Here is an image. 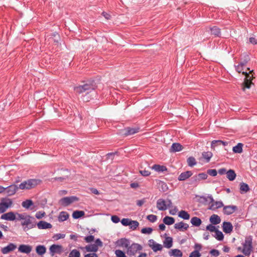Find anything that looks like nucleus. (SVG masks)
Here are the masks:
<instances>
[{
	"label": "nucleus",
	"mask_w": 257,
	"mask_h": 257,
	"mask_svg": "<svg viewBox=\"0 0 257 257\" xmlns=\"http://www.w3.org/2000/svg\"><path fill=\"white\" fill-rule=\"evenodd\" d=\"M69 216V214L65 211H61L60 212L58 219L59 222H63L66 220Z\"/></svg>",
	"instance_id": "a878e982"
},
{
	"label": "nucleus",
	"mask_w": 257,
	"mask_h": 257,
	"mask_svg": "<svg viewBox=\"0 0 257 257\" xmlns=\"http://www.w3.org/2000/svg\"><path fill=\"white\" fill-rule=\"evenodd\" d=\"M237 208L234 205H228L223 207V213L226 215H230L234 212Z\"/></svg>",
	"instance_id": "f3484780"
},
{
	"label": "nucleus",
	"mask_w": 257,
	"mask_h": 257,
	"mask_svg": "<svg viewBox=\"0 0 257 257\" xmlns=\"http://www.w3.org/2000/svg\"><path fill=\"white\" fill-rule=\"evenodd\" d=\"M25 219L23 220L21 223L22 226H24V229L25 230H28L34 228L36 226V223L34 220V218L30 216V215H26Z\"/></svg>",
	"instance_id": "39448f33"
},
{
	"label": "nucleus",
	"mask_w": 257,
	"mask_h": 257,
	"mask_svg": "<svg viewBox=\"0 0 257 257\" xmlns=\"http://www.w3.org/2000/svg\"><path fill=\"white\" fill-rule=\"evenodd\" d=\"M174 228L181 231H185L188 229L189 228V225L187 223H185L181 221L175 224Z\"/></svg>",
	"instance_id": "aec40b11"
},
{
	"label": "nucleus",
	"mask_w": 257,
	"mask_h": 257,
	"mask_svg": "<svg viewBox=\"0 0 257 257\" xmlns=\"http://www.w3.org/2000/svg\"><path fill=\"white\" fill-rule=\"evenodd\" d=\"M132 220L129 218H123L121 220V224L124 226H129Z\"/></svg>",
	"instance_id": "6e6d98bb"
},
{
	"label": "nucleus",
	"mask_w": 257,
	"mask_h": 257,
	"mask_svg": "<svg viewBox=\"0 0 257 257\" xmlns=\"http://www.w3.org/2000/svg\"><path fill=\"white\" fill-rule=\"evenodd\" d=\"M215 234L214 235V237H215V238L216 239H217L218 240H219V241L222 240L223 239L224 235L221 231H220L217 229L215 232Z\"/></svg>",
	"instance_id": "79ce46f5"
},
{
	"label": "nucleus",
	"mask_w": 257,
	"mask_h": 257,
	"mask_svg": "<svg viewBox=\"0 0 257 257\" xmlns=\"http://www.w3.org/2000/svg\"><path fill=\"white\" fill-rule=\"evenodd\" d=\"M242 143H238L237 145L233 147L232 151L234 153L240 154L242 152Z\"/></svg>",
	"instance_id": "72a5a7b5"
},
{
	"label": "nucleus",
	"mask_w": 257,
	"mask_h": 257,
	"mask_svg": "<svg viewBox=\"0 0 257 257\" xmlns=\"http://www.w3.org/2000/svg\"><path fill=\"white\" fill-rule=\"evenodd\" d=\"M187 162L188 166L190 167H193L197 164L195 159L193 157H189L187 159Z\"/></svg>",
	"instance_id": "c03bdc74"
},
{
	"label": "nucleus",
	"mask_w": 257,
	"mask_h": 257,
	"mask_svg": "<svg viewBox=\"0 0 257 257\" xmlns=\"http://www.w3.org/2000/svg\"><path fill=\"white\" fill-rule=\"evenodd\" d=\"M247 70L246 74H244L245 76L244 82L241 84V89L244 92H245L246 89H249L251 85L253 84L251 82L253 78V74H252L253 70H250L249 68H247Z\"/></svg>",
	"instance_id": "7ed1b4c3"
},
{
	"label": "nucleus",
	"mask_w": 257,
	"mask_h": 257,
	"mask_svg": "<svg viewBox=\"0 0 257 257\" xmlns=\"http://www.w3.org/2000/svg\"><path fill=\"white\" fill-rule=\"evenodd\" d=\"M201 253L197 250L193 251L189 255V257H200Z\"/></svg>",
	"instance_id": "4d7b16f0"
},
{
	"label": "nucleus",
	"mask_w": 257,
	"mask_h": 257,
	"mask_svg": "<svg viewBox=\"0 0 257 257\" xmlns=\"http://www.w3.org/2000/svg\"><path fill=\"white\" fill-rule=\"evenodd\" d=\"M142 249V247L140 244L134 243L132 244L131 245L128 246L126 253L129 255H134L138 251L141 250Z\"/></svg>",
	"instance_id": "423d86ee"
},
{
	"label": "nucleus",
	"mask_w": 257,
	"mask_h": 257,
	"mask_svg": "<svg viewBox=\"0 0 257 257\" xmlns=\"http://www.w3.org/2000/svg\"><path fill=\"white\" fill-rule=\"evenodd\" d=\"M193 173L191 171H187L181 173L178 179L179 181H184L192 175Z\"/></svg>",
	"instance_id": "412c9836"
},
{
	"label": "nucleus",
	"mask_w": 257,
	"mask_h": 257,
	"mask_svg": "<svg viewBox=\"0 0 257 257\" xmlns=\"http://www.w3.org/2000/svg\"><path fill=\"white\" fill-rule=\"evenodd\" d=\"M18 189H19V187L14 184L5 188V191H6V193L8 194V195L11 196L14 195Z\"/></svg>",
	"instance_id": "4468645a"
},
{
	"label": "nucleus",
	"mask_w": 257,
	"mask_h": 257,
	"mask_svg": "<svg viewBox=\"0 0 257 257\" xmlns=\"http://www.w3.org/2000/svg\"><path fill=\"white\" fill-rule=\"evenodd\" d=\"M84 215V212L83 211H75L72 214V217L75 219H78Z\"/></svg>",
	"instance_id": "37998d69"
},
{
	"label": "nucleus",
	"mask_w": 257,
	"mask_h": 257,
	"mask_svg": "<svg viewBox=\"0 0 257 257\" xmlns=\"http://www.w3.org/2000/svg\"><path fill=\"white\" fill-rule=\"evenodd\" d=\"M32 247L30 245L21 244L18 247V251L22 253L29 254L31 252Z\"/></svg>",
	"instance_id": "2eb2a0df"
},
{
	"label": "nucleus",
	"mask_w": 257,
	"mask_h": 257,
	"mask_svg": "<svg viewBox=\"0 0 257 257\" xmlns=\"http://www.w3.org/2000/svg\"><path fill=\"white\" fill-rule=\"evenodd\" d=\"M140 128L139 127H126L123 131V135L125 136L134 135L139 132Z\"/></svg>",
	"instance_id": "ddd939ff"
},
{
	"label": "nucleus",
	"mask_w": 257,
	"mask_h": 257,
	"mask_svg": "<svg viewBox=\"0 0 257 257\" xmlns=\"http://www.w3.org/2000/svg\"><path fill=\"white\" fill-rule=\"evenodd\" d=\"M191 181L192 184H197V183L199 181L198 175H196L193 176L191 179Z\"/></svg>",
	"instance_id": "680f3d73"
},
{
	"label": "nucleus",
	"mask_w": 257,
	"mask_h": 257,
	"mask_svg": "<svg viewBox=\"0 0 257 257\" xmlns=\"http://www.w3.org/2000/svg\"><path fill=\"white\" fill-rule=\"evenodd\" d=\"M79 248L82 250L85 249L87 252H93V253L96 252L98 250V247L94 244H90L85 247L80 246Z\"/></svg>",
	"instance_id": "dca6fc26"
},
{
	"label": "nucleus",
	"mask_w": 257,
	"mask_h": 257,
	"mask_svg": "<svg viewBox=\"0 0 257 257\" xmlns=\"http://www.w3.org/2000/svg\"><path fill=\"white\" fill-rule=\"evenodd\" d=\"M206 229L210 232H215L217 229L212 224H209L206 226Z\"/></svg>",
	"instance_id": "bf43d9fd"
},
{
	"label": "nucleus",
	"mask_w": 257,
	"mask_h": 257,
	"mask_svg": "<svg viewBox=\"0 0 257 257\" xmlns=\"http://www.w3.org/2000/svg\"><path fill=\"white\" fill-rule=\"evenodd\" d=\"M169 254L170 256H173L174 257H182L183 253L181 251L178 249H172L169 252Z\"/></svg>",
	"instance_id": "bb28decb"
},
{
	"label": "nucleus",
	"mask_w": 257,
	"mask_h": 257,
	"mask_svg": "<svg viewBox=\"0 0 257 257\" xmlns=\"http://www.w3.org/2000/svg\"><path fill=\"white\" fill-rule=\"evenodd\" d=\"M78 200V198L76 196L66 197L60 199V203L64 206H67Z\"/></svg>",
	"instance_id": "6e6552de"
},
{
	"label": "nucleus",
	"mask_w": 257,
	"mask_h": 257,
	"mask_svg": "<svg viewBox=\"0 0 257 257\" xmlns=\"http://www.w3.org/2000/svg\"><path fill=\"white\" fill-rule=\"evenodd\" d=\"M223 206V204L222 201H215L209 206L208 209L211 210H215L222 207Z\"/></svg>",
	"instance_id": "b1692460"
},
{
	"label": "nucleus",
	"mask_w": 257,
	"mask_h": 257,
	"mask_svg": "<svg viewBox=\"0 0 257 257\" xmlns=\"http://www.w3.org/2000/svg\"><path fill=\"white\" fill-rule=\"evenodd\" d=\"M36 252L40 255H42L45 253L46 251V248L43 245H38L36 248Z\"/></svg>",
	"instance_id": "c85d7f7f"
},
{
	"label": "nucleus",
	"mask_w": 257,
	"mask_h": 257,
	"mask_svg": "<svg viewBox=\"0 0 257 257\" xmlns=\"http://www.w3.org/2000/svg\"><path fill=\"white\" fill-rule=\"evenodd\" d=\"M140 173L141 174V175L143 176H148L150 175L151 173L149 171L144 170H140Z\"/></svg>",
	"instance_id": "338daca9"
},
{
	"label": "nucleus",
	"mask_w": 257,
	"mask_h": 257,
	"mask_svg": "<svg viewBox=\"0 0 257 257\" xmlns=\"http://www.w3.org/2000/svg\"><path fill=\"white\" fill-rule=\"evenodd\" d=\"M202 155L203 158L206 160V162H209L213 155L211 152H204Z\"/></svg>",
	"instance_id": "ea45409f"
},
{
	"label": "nucleus",
	"mask_w": 257,
	"mask_h": 257,
	"mask_svg": "<svg viewBox=\"0 0 257 257\" xmlns=\"http://www.w3.org/2000/svg\"><path fill=\"white\" fill-rule=\"evenodd\" d=\"M236 71L238 73H242L243 74H246L247 69L244 71L245 68L240 66V65L238 64L237 66H235Z\"/></svg>",
	"instance_id": "09e8293b"
},
{
	"label": "nucleus",
	"mask_w": 257,
	"mask_h": 257,
	"mask_svg": "<svg viewBox=\"0 0 257 257\" xmlns=\"http://www.w3.org/2000/svg\"><path fill=\"white\" fill-rule=\"evenodd\" d=\"M207 174L212 176H216L217 174V172L215 169H209L207 171Z\"/></svg>",
	"instance_id": "052dcab7"
},
{
	"label": "nucleus",
	"mask_w": 257,
	"mask_h": 257,
	"mask_svg": "<svg viewBox=\"0 0 257 257\" xmlns=\"http://www.w3.org/2000/svg\"><path fill=\"white\" fill-rule=\"evenodd\" d=\"M163 222L167 225H171L175 222V219L172 217L167 216L164 218Z\"/></svg>",
	"instance_id": "58836bf2"
},
{
	"label": "nucleus",
	"mask_w": 257,
	"mask_h": 257,
	"mask_svg": "<svg viewBox=\"0 0 257 257\" xmlns=\"http://www.w3.org/2000/svg\"><path fill=\"white\" fill-rule=\"evenodd\" d=\"M17 248V245L13 243H10L7 246L3 247L1 251L3 254H7Z\"/></svg>",
	"instance_id": "f8f14e48"
},
{
	"label": "nucleus",
	"mask_w": 257,
	"mask_h": 257,
	"mask_svg": "<svg viewBox=\"0 0 257 257\" xmlns=\"http://www.w3.org/2000/svg\"><path fill=\"white\" fill-rule=\"evenodd\" d=\"M249 60V56L247 55H245L244 56V59L242 60L241 59L240 63H239L240 66H242V67H244L246 66V64L248 62Z\"/></svg>",
	"instance_id": "a18cd8bd"
},
{
	"label": "nucleus",
	"mask_w": 257,
	"mask_h": 257,
	"mask_svg": "<svg viewBox=\"0 0 257 257\" xmlns=\"http://www.w3.org/2000/svg\"><path fill=\"white\" fill-rule=\"evenodd\" d=\"M15 214L16 216V220H23L25 218V217L27 215L26 213L20 214L17 212L15 213Z\"/></svg>",
	"instance_id": "3c124183"
},
{
	"label": "nucleus",
	"mask_w": 257,
	"mask_h": 257,
	"mask_svg": "<svg viewBox=\"0 0 257 257\" xmlns=\"http://www.w3.org/2000/svg\"><path fill=\"white\" fill-rule=\"evenodd\" d=\"M69 257H80V253L78 250L74 249L69 253Z\"/></svg>",
	"instance_id": "49530a36"
},
{
	"label": "nucleus",
	"mask_w": 257,
	"mask_h": 257,
	"mask_svg": "<svg viewBox=\"0 0 257 257\" xmlns=\"http://www.w3.org/2000/svg\"><path fill=\"white\" fill-rule=\"evenodd\" d=\"M13 202L11 199L6 198L2 200L0 203V213H3L5 212L7 209L11 206Z\"/></svg>",
	"instance_id": "0eeeda50"
},
{
	"label": "nucleus",
	"mask_w": 257,
	"mask_h": 257,
	"mask_svg": "<svg viewBox=\"0 0 257 257\" xmlns=\"http://www.w3.org/2000/svg\"><path fill=\"white\" fill-rule=\"evenodd\" d=\"M41 182V180L39 179H29L21 183L19 185V188L22 190L30 189L36 187Z\"/></svg>",
	"instance_id": "20e7f679"
},
{
	"label": "nucleus",
	"mask_w": 257,
	"mask_h": 257,
	"mask_svg": "<svg viewBox=\"0 0 257 257\" xmlns=\"http://www.w3.org/2000/svg\"><path fill=\"white\" fill-rule=\"evenodd\" d=\"M183 147L179 143H173L170 148L171 152H179L182 150Z\"/></svg>",
	"instance_id": "5701e85b"
},
{
	"label": "nucleus",
	"mask_w": 257,
	"mask_h": 257,
	"mask_svg": "<svg viewBox=\"0 0 257 257\" xmlns=\"http://www.w3.org/2000/svg\"><path fill=\"white\" fill-rule=\"evenodd\" d=\"M191 223L195 226H199L202 223L201 220L197 217H193L191 218Z\"/></svg>",
	"instance_id": "c9c22d12"
},
{
	"label": "nucleus",
	"mask_w": 257,
	"mask_h": 257,
	"mask_svg": "<svg viewBox=\"0 0 257 257\" xmlns=\"http://www.w3.org/2000/svg\"><path fill=\"white\" fill-rule=\"evenodd\" d=\"M236 174L234 170L230 169L226 172V177L229 181H233L236 177Z\"/></svg>",
	"instance_id": "2f4dec72"
},
{
	"label": "nucleus",
	"mask_w": 257,
	"mask_h": 257,
	"mask_svg": "<svg viewBox=\"0 0 257 257\" xmlns=\"http://www.w3.org/2000/svg\"><path fill=\"white\" fill-rule=\"evenodd\" d=\"M116 257H126L124 252L121 250L117 249L115 251Z\"/></svg>",
	"instance_id": "864d4df0"
},
{
	"label": "nucleus",
	"mask_w": 257,
	"mask_h": 257,
	"mask_svg": "<svg viewBox=\"0 0 257 257\" xmlns=\"http://www.w3.org/2000/svg\"><path fill=\"white\" fill-rule=\"evenodd\" d=\"M152 231L153 229L151 227H145L141 230V232L144 234H151Z\"/></svg>",
	"instance_id": "8fccbe9b"
},
{
	"label": "nucleus",
	"mask_w": 257,
	"mask_h": 257,
	"mask_svg": "<svg viewBox=\"0 0 257 257\" xmlns=\"http://www.w3.org/2000/svg\"><path fill=\"white\" fill-rule=\"evenodd\" d=\"M197 175L198 177L199 178V181L202 180L206 179L208 177L207 174L205 173H199Z\"/></svg>",
	"instance_id": "13d9d810"
},
{
	"label": "nucleus",
	"mask_w": 257,
	"mask_h": 257,
	"mask_svg": "<svg viewBox=\"0 0 257 257\" xmlns=\"http://www.w3.org/2000/svg\"><path fill=\"white\" fill-rule=\"evenodd\" d=\"M164 245L166 248H170L173 245L172 238L171 237H166L164 241Z\"/></svg>",
	"instance_id": "473e14b6"
},
{
	"label": "nucleus",
	"mask_w": 257,
	"mask_h": 257,
	"mask_svg": "<svg viewBox=\"0 0 257 257\" xmlns=\"http://www.w3.org/2000/svg\"><path fill=\"white\" fill-rule=\"evenodd\" d=\"M65 234H64L57 233V234H56L55 235H54L53 238L55 240H58L61 238H64L65 237Z\"/></svg>",
	"instance_id": "0e129e2a"
},
{
	"label": "nucleus",
	"mask_w": 257,
	"mask_h": 257,
	"mask_svg": "<svg viewBox=\"0 0 257 257\" xmlns=\"http://www.w3.org/2000/svg\"><path fill=\"white\" fill-rule=\"evenodd\" d=\"M16 214L14 212H9L6 213H4L2 215L1 217V219L8 220V221H14L16 220Z\"/></svg>",
	"instance_id": "9b49d317"
},
{
	"label": "nucleus",
	"mask_w": 257,
	"mask_h": 257,
	"mask_svg": "<svg viewBox=\"0 0 257 257\" xmlns=\"http://www.w3.org/2000/svg\"><path fill=\"white\" fill-rule=\"evenodd\" d=\"M45 214V213L43 211H38L36 213L35 216L37 219L42 218Z\"/></svg>",
	"instance_id": "69168bd1"
},
{
	"label": "nucleus",
	"mask_w": 257,
	"mask_h": 257,
	"mask_svg": "<svg viewBox=\"0 0 257 257\" xmlns=\"http://www.w3.org/2000/svg\"><path fill=\"white\" fill-rule=\"evenodd\" d=\"M243 248L241 252L245 256H249L252 251V236L249 235L245 237L244 242L242 243Z\"/></svg>",
	"instance_id": "f03ea898"
},
{
	"label": "nucleus",
	"mask_w": 257,
	"mask_h": 257,
	"mask_svg": "<svg viewBox=\"0 0 257 257\" xmlns=\"http://www.w3.org/2000/svg\"><path fill=\"white\" fill-rule=\"evenodd\" d=\"M211 31V34L215 36L219 37L220 35V30L218 27L214 26L210 28Z\"/></svg>",
	"instance_id": "f704fd0d"
},
{
	"label": "nucleus",
	"mask_w": 257,
	"mask_h": 257,
	"mask_svg": "<svg viewBox=\"0 0 257 257\" xmlns=\"http://www.w3.org/2000/svg\"><path fill=\"white\" fill-rule=\"evenodd\" d=\"M33 204V202L31 200H26L22 202V206L25 208L29 209Z\"/></svg>",
	"instance_id": "a19ab883"
},
{
	"label": "nucleus",
	"mask_w": 257,
	"mask_h": 257,
	"mask_svg": "<svg viewBox=\"0 0 257 257\" xmlns=\"http://www.w3.org/2000/svg\"><path fill=\"white\" fill-rule=\"evenodd\" d=\"M149 244L154 252L160 251L163 248L162 244L156 242L153 239L149 240Z\"/></svg>",
	"instance_id": "9d476101"
},
{
	"label": "nucleus",
	"mask_w": 257,
	"mask_h": 257,
	"mask_svg": "<svg viewBox=\"0 0 257 257\" xmlns=\"http://www.w3.org/2000/svg\"><path fill=\"white\" fill-rule=\"evenodd\" d=\"M38 228L40 229L51 228L52 225L50 223L45 221H40L37 224Z\"/></svg>",
	"instance_id": "4be33fe9"
},
{
	"label": "nucleus",
	"mask_w": 257,
	"mask_h": 257,
	"mask_svg": "<svg viewBox=\"0 0 257 257\" xmlns=\"http://www.w3.org/2000/svg\"><path fill=\"white\" fill-rule=\"evenodd\" d=\"M222 229L225 233H230L233 230V226L230 222H223Z\"/></svg>",
	"instance_id": "a211bd4d"
},
{
	"label": "nucleus",
	"mask_w": 257,
	"mask_h": 257,
	"mask_svg": "<svg viewBox=\"0 0 257 257\" xmlns=\"http://www.w3.org/2000/svg\"><path fill=\"white\" fill-rule=\"evenodd\" d=\"M147 218L151 222H155L157 219V216L155 215L150 214L147 216Z\"/></svg>",
	"instance_id": "603ef678"
},
{
	"label": "nucleus",
	"mask_w": 257,
	"mask_h": 257,
	"mask_svg": "<svg viewBox=\"0 0 257 257\" xmlns=\"http://www.w3.org/2000/svg\"><path fill=\"white\" fill-rule=\"evenodd\" d=\"M249 189L248 185L243 182L240 184V191L241 193H246Z\"/></svg>",
	"instance_id": "4c0bfd02"
},
{
	"label": "nucleus",
	"mask_w": 257,
	"mask_h": 257,
	"mask_svg": "<svg viewBox=\"0 0 257 257\" xmlns=\"http://www.w3.org/2000/svg\"><path fill=\"white\" fill-rule=\"evenodd\" d=\"M228 144V142H224L221 140H214L211 142V148H214L217 146L223 145L226 146Z\"/></svg>",
	"instance_id": "7c9ffc66"
},
{
	"label": "nucleus",
	"mask_w": 257,
	"mask_h": 257,
	"mask_svg": "<svg viewBox=\"0 0 257 257\" xmlns=\"http://www.w3.org/2000/svg\"><path fill=\"white\" fill-rule=\"evenodd\" d=\"M50 253L51 256H54L55 253L61 254L63 251V247L61 245L52 244L49 248Z\"/></svg>",
	"instance_id": "1a4fd4ad"
},
{
	"label": "nucleus",
	"mask_w": 257,
	"mask_h": 257,
	"mask_svg": "<svg viewBox=\"0 0 257 257\" xmlns=\"http://www.w3.org/2000/svg\"><path fill=\"white\" fill-rule=\"evenodd\" d=\"M152 169L158 172H163L167 170L166 166L156 164L153 165Z\"/></svg>",
	"instance_id": "c756f323"
},
{
	"label": "nucleus",
	"mask_w": 257,
	"mask_h": 257,
	"mask_svg": "<svg viewBox=\"0 0 257 257\" xmlns=\"http://www.w3.org/2000/svg\"><path fill=\"white\" fill-rule=\"evenodd\" d=\"M157 207L159 210L164 211L167 209V204L163 199H159L157 201Z\"/></svg>",
	"instance_id": "6ab92c4d"
},
{
	"label": "nucleus",
	"mask_w": 257,
	"mask_h": 257,
	"mask_svg": "<svg viewBox=\"0 0 257 257\" xmlns=\"http://www.w3.org/2000/svg\"><path fill=\"white\" fill-rule=\"evenodd\" d=\"M94 239L93 235H89L84 237L85 241L87 243H90L93 241Z\"/></svg>",
	"instance_id": "e2e57ef3"
},
{
	"label": "nucleus",
	"mask_w": 257,
	"mask_h": 257,
	"mask_svg": "<svg viewBox=\"0 0 257 257\" xmlns=\"http://www.w3.org/2000/svg\"><path fill=\"white\" fill-rule=\"evenodd\" d=\"M139 223L138 221L136 220H132L131 221V222L130 223V224H129L130 228L134 230L136 229V228L139 226Z\"/></svg>",
	"instance_id": "de8ad7c7"
},
{
	"label": "nucleus",
	"mask_w": 257,
	"mask_h": 257,
	"mask_svg": "<svg viewBox=\"0 0 257 257\" xmlns=\"http://www.w3.org/2000/svg\"><path fill=\"white\" fill-rule=\"evenodd\" d=\"M117 243L118 245L124 247L125 248H127L130 245V241L128 239L126 238H121L120 239L117 241Z\"/></svg>",
	"instance_id": "cd10ccee"
},
{
	"label": "nucleus",
	"mask_w": 257,
	"mask_h": 257,
	"mask_svg": "<svg viewBox=\"0 0 257 257\" xmlns=\"http://www.w3.org/2000/svg\"><path fill=\"white\" fill-rule=\"evenodd\" d=\"M210 222L212 224H218L220 223L221 219L219 216L216 214L212 215L209 219Z\"/></svg>",
	"instance_id": "393cba45"
},
{
	"label": "nucleus",
	"mask_w": 257,
	"mask_h": 257,
	"mask_svg": "<svg viewBox=\"0 0 257 257\" xmlns=\"http://www.w3.org/2000/svg\"><path fill=\"white\" fill-rule=\"evenodd\" d=\"M178 216L185 220H188L190 218L189 214L187 211L184 210L180 211L179 212Z\"/></svg>",
	"instance_id": "e433bc0d"
},
{
	"label": "nucleus",
	"mask_w": 257,
	"mask_h": 257,
	"mask_svg": "<svg viewBox=\"0 0 257 257\" xmlns=\"http://www.w3.org/2000/svg\"><path fill=\"white\" fill-rule=\"evenodd\" d=\"M171 208L172 209L170 210L169 213L171 215H174L176 214L177 212L178 211V209L176 206H173V207Z\"/></svg>",
	"instance_id": "774afa93"
},
{
	"label": "nucleus",
	"mask_w": 257,
	"mask_h": 257,
	"mask_svg": "<svg viewBox=\"0 0 257 257\" xmlns=\"http://www.w3.org/2000/svg\"><path fill=\"white\" fill-rule=\"evenodd\" d=\"M209 253L212 256L214 257H217L220 254L219 250L216 249H211Z\"/></svg>",
	"instance_id": "5fc2aeb1"
},
{
	"label": "nucleus",
	"mask_w": 257,
	"mask_h": 257,
	"mask_svg": "<svg viewBox=\"0 0 257 257\" xmlns=\"http://www.w3.org/2000/svg\"><path fill=\"white\" fill-rule=\"evenodd\" d=\"M95 88V85L92 83H86L83 85H79L74 87V90L76 93L81 94L85 93L86 96L83 97V101H88L89 97L87 95L89 92L93 90Z\"/></svg>",
	"instance_id": "f257e3e1"
}]
</instances>
